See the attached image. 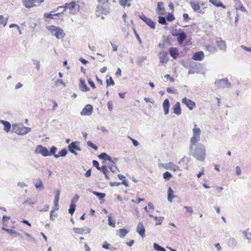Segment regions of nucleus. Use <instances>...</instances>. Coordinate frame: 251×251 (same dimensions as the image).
Returning a JSON list of instances; mask_svg holds the SVG:
<instances>
[{
  "label": "nucleus",
  "mask_w": 251,
  "mask_h": 251,
  "mask_svg": "<svg viewBox=\"0 0 251 251\" xmlns=\"http://www.w3.org/2000/svg\"><path fill=\"white\" fill-rule=\"evenodd\" d=\"M190 153L198 160L203 161L206 157V149L201 143L196 145H190Z\"/></svg>",
  "instance_id": "1"
},
{
  "label": "nucleus",
  "mask_w": 251,
  "mask_h": 251,
  "mask_svg": "<svg viewBox=\"0 0 251 251\" xmlns=\"http://www.w3.org/2000/svg\"><path fill=\"white\" fill-rule=\"evenodd\" d=\"M109 0H98V5L96 8V13L98 16L100 14H107L109 13V7L108 3Z\"/></svg>",
  "instance_id": "2"
},
{
  "label": "nucleus",
  "mask_w": 251,
  "mask_h": 251,
  "mask_svg": "<svg viewBox=\"0 0 251 251\" xmlns=\"http://www.w3.org/2000/svg\"><path fill=\"white\" fill-rule=\"evenodd\" d=\"M79 9V2L78 1H73L70 3H66L62 12H63L67 10H69L70 14L75 15L78 12Z\"/></svg>",
  "instance_id": "3"
},
{
  "label": "nucleus",
  "mask_w": 251,
  "mask_h": 251,
  "mask_svg": "<svg viewBox=\"0 0 251 251\" xmlns=\"http://www.w3.org/2000/svg\"><path fill=\"white\" fill-rule=\"evenodd\" d=\"M47 28L50 32L51 35L55 36L58 39H62L65 36L64 30L60 27L51 25L48 26Z\"/></svg>",
  "instance_id": "4"
},
{
  "label": "nucleus",
  "mask_w": 251,
  "mask_h": 251,
  "mask_svg": "<svg viewBox=\"0 0 251 251\" xmlns=\"http://www.w3.org/2000/svg\"><path fill=\"white\" fill-rule=\"evenodd\" d=\"M12 129L15 133L21 135H25L31 131V128L25 127L21 123L13 124Z\"/></svg>",
  "instance_id": "5"
},
{
  "label": "nucleus",
  "mask_w": 251,
  "mask_h": 251,
  "mask_svg": "<svg viewBox=\"0 0 251 251\" xmlns=\"http://www.w3.org/2000/svg\"><path fill=\"white\" fill-rule=\"evenodd\" d=\"M196 125L193 128V136L190 139V145H196L198 144V142L201 140V130L200 128L196 127Z\"/></svg>",
  "instance_id": "6"
},
{
  "label": "nucleus",
  "mask_w": 251,
  "mask_h": 251,
  "mask_svg": "<svg viewBox=\"0 0 251 251\" xmlns=\"http://www.w3.org/2000/svg\"><path fill=\"white\" fill-rule=\"evenodd\" d=\"M201 1L199 0H191L190 2V5L193 10L198 13L203 14L204 12L201 8Z\"/></svg>",
  "instance_id": "7"
},
{
  "label": "nucleus",
  "mask_w": 251,
  "mask_h": 251,
  "mask_svg": "<svg viewBox=\"0 0 251 251\" xmlns=\"http://www.w3.org/2000/svg\"><path fill=\"white\" fill-rule=\"evenodd\" d=\"M34 152L36 154H40L43 156H50V153L48 149L42 145H38L34 151Z\"/></svg>",
  "instance_id": "8"
},
{
  "label": "nucleus",
  "mask_w": 251,
  "mask_h": 251,
  "mask_svg": "<svg viewBox=\"0 0 251 251\" xmlns=\"http://www.w3.org/2000/svg\"><path fill=\"white\" fill-rule=\"evenodd\" d=\"M215 84L218 87L222 88H228L230 86V84L227 79L218 80L215 82Z\"/></svg>",
  "instance_id": "9"
},
{
  "label": "nucleus",
  "mask_w": 251,
  "mask_h": 251,
  "mask_svg": "<svg viewBox=\"0 0 251 251\" xmlns=\"http://www.w3.org/2000/svg\"><path fill=\"white\" fill-rule=\"evenodd\" d=\"M162 166L166 170H171L174 172L180 171L179 167L173 162L163 164L162 165Z\"/></svg>",
  "instance_id": "10"
},
{
  "label": "nucleus",
  "mask_w": 251,
  "mask_h": 251,
  "mask_svg": "<svg viewBox=\"0 0 251 251\" xmlns=\"http://www.w3.org/2000/svg\"><path fill=\"white\" fill-rule=\"evenodd\" d=\"M215 42L219 50L226 51V45L225 41L223 40L220 37H217L215 38Z\"/></svg>",
  "instance_id": "11"
},
{
  "label": "nucleus",
  "mask_w": 251,
  "mask_h": 251,
  "mask_svg": "<svg viewBox=\"0 0 251 251\" xmlns=\"http://www.w3.org/2000/svg\"><path fill=\"white\" fill-rule=\"evenodd\" d=\"M140 18L151 28H155V23L151 19L148 18L145 15H141L139 16Z\"/></svg>",
  "instance_id": "12"
},
{
  "label": "nucleus",
  "mask_w": 251,
  "mask_h": 251,
  "mask_svg": "<svg viewBox=\"0 0 251 251\" xmlns=\"http://www.w3.org/2000/svg\"><path fill=\"white\" fill-rule=\"evenodd\" d=\"M182 102L186 105L190 110H192L196 106V104L193 101L185 97L182 99Z\"/></svg>",
  "instance_id": "13"
},
{
  "label": "nucleus",
  "mask_w": 251,
  "mask_h": 251,
  "mask_svg": "<svg viewBox=\"0 0 251 251\" xmlns=\"http://www.w3.org/2000/svg\"><path fill=\"white\" fill-rule=\"evenodd\" d=\"M93 109V106L91 104H87L81 111L80 114L82 116H90L92 113Z\"/></svg>",
  "instance_id": "14"
},
{
  "label": "nucleus",
  "mask_w": 251,
  "mask_h": 251,
  "mask_svg": "<svg viewBox=\"0 0 251 251\" xmlns=\"http://www.w3.org/2000/svg\"><path fill=\"white\" fill-rule=\"evenodd\" d=\"M44 0H23L24 5L27 8L32 7L35 5V2L41 3Z\"/></svg>",
  "instance_id": "15"
},
{
  "label": "nucleus",
  "mask_w": 251,
  "mask_h": 251,
  "mask_svg": "<svg viewBox=\"0 0 251 251\" xmlns=\"http://www.w3.org/2000/svg\"><path fill=\"white\" fill-rule=\"evenodd\" d=\"M136 231L142 238L145 236V228L142 223L140 222L138 224Z\"/></svg>",
  "instance_id": "16"
},
{
  "label": "nucleus",
  "mask_w": 251,
  "mask_h": 251,
  "mask_svg": "<svg viewBox=\"0 0 251 251\" xmlns=\"http://www.w3.org/2000/svg\"><path fill=\"white\" fill-rule=\"evenodd\" d=\"M174 36H177V40L179 45L182 44L183 41L186 39L187 35L184 32L173 34Z\"/></svg>",
  "instance_id": "17"
},
{
  "label": "nucleus",
  "mask_w": 251,
  "mask_h": 251,
  "mask_svg": "<svg viewBox=\"0 0 251 251\" xmlns=\"http://www.w3.org/2000/svg\"><path fill=\"white\" fill-rule=\"evenodd\" d=\"M98 157L100 159H101L105 160H108V161L113 163L114 164L115 163V162H116L117 161V158H115L114 159V161L112 160L111 157L110 156H109V155H108L105 152H102V153H100L98 156Z\"/></svg>",
  "instance_id": "18"
},
{
  "label": "nucleus",
  "mask_w": 251,
  "mask_h": 251,
  "mask_svg": "<svg viewBox=\"0 0 251 251\" xmlns=\"http://www.w3.org/2000/svg\"><path fill=\"white\" fill-rule=\"evenodd\" d=\"M156 12L158 15H163L165 13V8L164 7V3L162 2H158L157 3V7Z\"/></svg>",
  "instance_id": "19"
},
{
  "label": "nucleus",
  "mask_w": 251,
  "mask_h": 251,
  "mask_svg": "<svg viewBox=\"0 0 251 251\" xmlns=\"http://www.w3.org/2000/svg\"><path fill=\"white\" fill-rule=\"evenodd\" d=\"M204 53L202 51H199L194 54L192 59L194 60L201 61L204 57Z\"/></svg>",
  "instance_id": "20"
},
{
  "label": "nucleus",
  "mask_w": 251,
  "mask_h": 251,
  "mask_svg": "<svg viewBox=\"0 0 251 251\" xmlns=\"http://www.w3.org/2000/svg\"><path fill=\"white\" fill-rule=\"evenodd\" d=\"M163 108L165 115L169 113L170 108V102L168 99H166L163 103Z\"/></svg>",
  "instance_id": "21"
},
{
  "label": "nucleus",
  "mask_w": 251,
  "mask_h": 251,
  "mask_svg": "<svg viewBox=\"0 0 251 251\" xmlns=\"http://www.w3.org/2000/svg\"><path fill=\"white\" fill-rule=\"evenodd\" d=\"M0 123L3 125V129L6 132H9L10 131L11 126L9 122L3 120H0Z\"/></svg>",
  "instance_id": "22"
},
{
  "label": "nucleus",
  "mask_w": 251,
  "mask_h": 251,
  "mask_svg": "<svg viewBox=\"0 0 251 251\" xmlns=\"http://www.w3.org/2000/svg\"><path fill=\"white\" fill-rule=\"evenodd\" d=\"M174 113L177 115H179L181 113V109L180 108V103L177 102L173 107Z\"/></svg>",
  "instance_id": "23"
},
{
  "label": "nucleus",
  "mask_w": 251,
  "mask_h": 251,
  "mask_svg": "<svg viewBox=\"0 0 251 251\" xmlns=\"http://www.w3.org/2000/svg\"><path fill=\"white\" fill-rule=\"evenodd\" d=\"M74 231L76 233L82 234L84 233H89L90 231V229L89 228H77L75 227L73 228Z\"/></svg>",
  "instance_id": "24"
},
{
  "label": "nucleus",
  "mask_w": 251,
  "mask_h": 251,
  "mask_svg": "<svg viewBox=\"0 0 251 251\" xmlns=\"http://www.w3.org/2000/svg\"><path fill=\"white\" fill-rule=\"evenodd\" d=\"M79 89L83 92H87L90 90L89 88L85 84V80L82 79H80Z\"/></svg>",
  "instance_id": "25"
},
{
  "label": "nucleus",
  "mask_w": 251,
  "mask_h": 251,
  "mask_svg": "<svg viewBox=\"0 0 251 251\" xmlns=\"http://www.w3.org/2000/svg\"><path fill=\"white\" fill-rule=\"evenodd\" d=\"M78 142H72L69 146L68 149L69 150H76L78 151H80L81 149L78 147Z\"/></svg>",
  "instance_id": "26"
},
{
  "label": "nucleus",
  "mask_w": 251,
  "mask_h": 251,
  "mask_svg": "<svg viewBox=\"0 0 251 251\" xmlns=\"http://www.w3.org/2000/svg\"><path fill=\"white\" fill-rule=\"evenodd\" d=\"M1 229H2V230L6 231L8 234L11 235L13 237H14V238L17 237L19 235V233H18L15 230H14L13 229L6 228L4 227H2Z\"/></svg>",
  "instance_id": "27"
},
{
  "label": "nucleus",
  "mask_w": 251,
  "mask_h": 251,
  "mask_svg": "<svg viewBox=\"0 0 251 251\" xmlns=\"http://www.w3.org/2000/svg\"><path fill=\"white\" fill-rule=\"evenodd\" d=\"M160 61L162 63H166L169 60L167 52H163L160 53Z\"/></svg>",
  "instance_id": "28"
},
{
  "label": "nucleus",
  "mask_w": 251,
  "mask_h": 251,
  "mask_svg": "<svg viewBox=\"0 0 251 251\" xmlns=\"http://www.w3.org/2000/svg\"><path fill=\"white\" fill-rule=\"evenodd\" d=\"M209 2L216 7H222L224 9L226 8V6L223 5L219 0H209Z\"/></svg>",
  "instance_id": "29"
},
{
  "label": "nucleus",
  "mask_w": 251,
  "mask_h": 251,
  "mask_svg": "<svg viewBox=\"0 0 251 251\" xmlns=\"http://www.w3.org/2000/svg\"><path fill=\"white\" fill-rule=\"evenodd\" d=\"M227 245L229 247L234 248L237 245V241L234 238H230L227 242Z\"/></svg>",
  "instance_id": "30"
},
{
  "label": "nucleus",
  "mask_w": 251,
  "mask_h": 251,
  "mask_svg": "<svg viewBox=\"0 0 251 251\" xmlns=\"http://www.w3.org/2000/svg\"><path fill=\"white\" fill-rule=\"evenodd\" d=\"M174 191L172 190V189L171 187H169L167 194H168V200L170 202H172L173 201V199L175 198V196L173 195Z\"/></svg>",
  "instance_id": "31"
},
{
  "label": "nucleus",
  "mask_w": 251,
  "mask_h": 251,
  "mask_svg": "<svg viewBox=\"0 0 251 251\" xmlns=\"http://www.w3.org/2000/svg\"><path fill=\"white\" fill-rule=\"evenodd\" d=\"M206 50L211 53H214L217 51V48L213 45H207L205 47Z\"/></svg>",
  "instance_id": "32"
},
{
  "label": "nucleus",
  "mask_w": 251,
  "mask_h": 251,
  "mask_svg": "<svg viewBox=\"0 0 251 251\" xmlns=\"http://www.w3.org/2000/svg\"><path fill=\"white\" fill-rule=\"evenodd\" d=\"M170 53L171 56L174 59L176 58L178 55V52L176 48H171L170 49Z\"/></svg>",
  "instance_id": "33"
},
{
  "label": "nucleus",
  "mask_w": 251,
  "mask_h": 251,
  "mask_svg": "<svg viewBox=\"0 0 251 251\" xmlns=\"http://www.w3.org/2000/svg\"><path fill=\"white\" fill-rule=\"evenodd\" d=\"M235 8L237 10H240L242 12L246 11V8L240 1L235 4Z\"/></svg>",
  "instance_id": "34"
},
{
  "label": "nucleus",
  "mask_w": 251,
  "mask_h": 251,
  "mask_svg": "<svg viewBox=\"0 0 251 251\" xmlns=\"http://www.w3.org/2000/svg\"><path fill=\"white\" fill-rule=\"evenodd\" d=\"M67 154V151L65 149H62L60 151L58 152L57 155H55L54 157L56 158H58L59 157H64Z\"/></svg>",
  "instance_id": "35"
},
{
  "label": "nucleus",
  "mask_w": 251,
  "mask_h": 251,
  "mask_svg": "<svg viewBox=\"0 0 251 251\" xmlns=\"http://www.w3.org/2000/svg\"><path fill=\"white\" fill-rule=\"evenodd\" d=\"M10 219V217L7 216H3L2 218V225L3 226L2 227H5L7 226V223L8 221Z\"/></svg>",
  "instance_id": "36"
},
{
  "label": "nucleus",
  "mask_w": 251,
  "mask_h": 251,
  "mask_svg": "<svg viewBox=\"0 0 251 251\" xmlns=\"http://www.w3.org/2000/svg\"><path fill=\"white\" fill-rule=\"evenodd\" d=\"M242 233L246 239L249 241L251 240V233L249 232V229L243 231Z\"/></svg>",
  "instance_id": "37"
},
{
  "label": "nucleus",
  "mask_w": 251,
  "mask_h": 251,
  "mask_svg": "<svg viewBox=\"0 0 251 251\" xmlns=\"http://www.w3.org/2000/svg\"><path fill=\"white\" fill-rule=\"evenodd\" d=\"M35 186L37 189L41 188V189H43V183L41 179L38 178L36 180L35 183Z\"/></svg>",
  "instance_id": "38"
},
{
  "label": "nucleus",
  "mask_w": 251,
  "mask_h": 251,
  "mask_svg": "<svg viewBox=\"0 0 251 251\" xmlns=\"http://www.w3.org/2000/svg\"><path fill=\"white\" fill-rule=\"evenodd\" d=\"M131 0H119V3L121 5L126 7V6H130V3L129 1H130Z\"/></svg>",
  "instance_id": "39"
},
{
  "label": "nucleus",
  "mask_w": 251,
  "mask_h": 251,
  "mask_svg": "<svg viewBox=\"0 0 251 251\" xmlns=\"http://www.w3.org/2000/svg\"><path fill=\"white\" fill-rule=\"evenodd\" d=\"M63 12H58L56 14H51V13H46L44 14V17L46 18H50V19H53V16H58L61 13H62Z\"/></svg>",
  "instance_id": "40"
},
{
  "label": "nucleus",
  "mask_w": 251,
  "mask_h": 251,
  "mask_svg": "<svg viewBox=\"0 0 251 251\" xmlns=\"http://www.w3.org/2000/svg\"><path fill=\"white\" fill-rule=\"evenodd\" d=\"M128 232L126 229H120L119 230V236L121 238L124 237Z\"/></svg>",
  "instance_id": "41"
},
{
  "label": "nucleus",
  "mask_w": 251,
  "mask_h": 251,
  "mask_svg": "<svg viewBox=\"0 0 251 251\" xmlns=\"http://www.w3.org/2000/svg\"><path fill=\"white\" fill-rule=\"evenodd\" d=\"M108 225L113 227H115V221L114 219H112L111 214L109 215L108 216Z\"/></svg>",
  "instance_id": "42"
},
{
  "label": "nucleus",
  "mask_w": 251,
  "mask_h": 251,
  "mask_svg": "<svg viewBox=\"0 0 251 251\" xmlns=\"http://www.w3.org/2000/svg\"><path fill=\"white\" fill-rule=\"evenodd\" d=\"M101 171L102 172L103 174L104 175L105 177L109 179V176H108L107 174L108 173V170L107 169L106 167L105 166H103L101 167Z\"/></svg>",
  "instance_id": "43"
},
{
  "label": "nucleus",
  "mask_w": 251,
  "mask_h": 251,
  "mask_svg": "<svg viewBox=\"0 0 251 251\" xmlns=\"http://www.w3.org/2000/svg\"><path fill=\"white\" fill-rule=\"evenodd\" d=\"M153 248L154 250L158 251H166V250L163 247H161L156 243L153 244Z\"/></svg>",
  "instance_id": "44"
},
{
  "label": "nucleus",
  "mask_w": 251,
  "mask_h": 251,
  "mask_svg": "<svg viewBox=\"0 0 251 251\" xmlns=\"http://www.w3.org/2000/svg\"><path fill=\"white\" fill-rule=\"evenodd\" d=\"M106 82L107 87H109L111 85L113 86L115 84L114 81L111 77H109V79L107 78L106 80Z\"/></svg>",
  "instance_id": "45"
},
{
  "label": "nucleus",
  "mask_w": 251,
  "mask_h": 251,
  "mask_svg": "<svg viewBox=\"0 0 251 251\" xmlns=\"http://www.w3.org/2000/svg\"><path fill=\"white\" fill-rule=\"evenodd\" d=\"M93 193L95 196L98 197L100 200H101L102 199L104 198L105 196V194L104 193H99L96 191H93Z\"/></svg>",
  "instance_id": "46"
},
{
  "label": "nucleus",
  "mask_w": 251,
  "mask_h": 251,
  "mask_svg": "<svg viewBox=\"0 0 251 251\" xmlns=\"http://www.w3.org/2000/svg\"><path fill=\"white\" fill-rule=\"evenodd\" d=\"M8 21V18H4L2 15H0V24H3V26H5Z\"/></svg>",
  "instance_id": "47"
},
{
  "label": "nucleus",
  "mask_w": 251,
  "mask_h": 251,
  "mask_svg": "<svg viewBox=\"0 0 251 251\" xmlns=\"http://www.w3.org/2000/svg\"><path fill=\"white\" fill-rule=\"evenodd\" d=\"M102 248L106 249H110L111 251L115 250V248L111 247L110 244H108L106 242H105L102 245Z\"/></svg>",
  "instance_id": "48"
},
{
  "label": "nucleus",
  "mask_w": 251,
  "mask_h": 251,
  "mask_svg": "<svg viewBox=\"0 0 251 251\" xmlns=\"http://www.w3.org/2000/svg\"><path fill=\"white\" fill-rule=\"evenodd\" d=\"M75 206L76 205L75 203H71L70 204V208L69 209V212L71 215H72L74 213L75 209Z\"/></svg>",
  "instance_id": "49"
},
{
  "label": "nucleus",
  "mask_w": 251,
  "mask_h": 251,
  "mask_svg": "<svg viewBox=\"0 0 251 251\" xmlns=\"http://www.w3.org/2000/svg\"><path fill=\"white\" fill-rule=\"evenodd\" d=\"M172 177V175L169 172H166L163 174V178L166 180H169Z\"/></svg>",
  "instance_id": "50"
},
{
  "label": "nucleus",
  "mask_w": 251,
  "mask_h": 251,
  "mask_svg": "<svg viewBox=\"0 0 251 251\" xmlns=\"http://www.w3.org/2000/svg\"><path fill=\"white\" fill-rule=\"evenodd\" d=\"M87 144L88 146L92 148L95 151H97L98 149V147L96 145H95L94 144H93L92 142L90 141L87 142Z\"/></svg>",
  "instance_id": "51"
},
{
  "label": "nucleus",
  "mask_w": 251,
  "mask_h": 251,
  "mask_svg": "<svg viewBox=\"0 0 251 251\" xmlns=\"http://www.w3.org/2000/svg\"><path fill=\"white\" fill-rule=\"evenodd\" d=\"M158 22L162 25L166 24V19L164 17L159 16L158 17Z\"/></svg>",
  "instance_id": "52"
},
{
  "label": "nucleus",
  "mask_w": 251,
  "mask_h": 251,
  "mask_svg": "<svg viewBox=\"0 0 251 251\" xmlns=\"http://www.w3.org/2000/svg\"><path fill=\"white\" fill-rule=\"evenodd\" d=\"M57 150V148L56 147H55V146L52 147L50 150V151H49L50 153V155L51 154L53 155L54 156L55 155H57L56 154H55V152H56Z\"/></svg>",
  "instance_id": "53"
},
{
  "label": "nucleus",
  "mask_w": 251,
  "mask_h": 251,
  "mask_svg": "<svg viewBox=\"0 0 251 251\" xmlns=\"http://www.w3.org/2000/svg\"><path fill=\"white\" fill-rule=\"evenodd\" d=\"M146 59V57L145 56H142L141 57H139L137 61V64L138 65H141L142 64V63Z\"/></svg>",
  "instance_id": "54"
},
{
  "label": "nucleus",
  "mask_w": 251,
  "mask_h": 251,
  "mask_svg": "<svg viewBox=\"0 0 251 251\" xmlns=\"http://www.w3.org/2000/svg\"><path fill=\"white\" fill-rule=\"evenodd\" d=\"M166 19L168 21L172 22L175 20V17L172 14L169 13L168 14Z\"/></svg>",
  "instance_id": "55"
},
{
  "label": "nucleus",
  "mask_w": 251,
  "mask_h": 251,
  "mask_svg": "<svg viewBox=\"0 0 251 251\" xmlns=\"http://www.w3.org/2000/svg\"><path fill=\"white\" fill-rule=\"evenodd\" d=\"M235 173L238 176H239L241 174V169L239 166H236L235 168Z\"/></svg>",
  "instance_id": "56"
},
{
  "label": "nucleus",
  "mask_w": 251,
  "mask_h": 251,
  "mask_svg": "<svg viewBox=\"0 0 251 251\" xmlns=\"http://www.w3.org/2000/svg\"><path fill=\"white\" fill-rule=\"evenodd\" d=\"M59 84L62 85L64 87L66 86V84L63 82V80L58 79L55 81V85H58Z\"/></svg>",
  "instance_id": "57"
},
{
  "label": "nucleus",
  "mask_w": 251,
  "mask_h": 251,
  "mask_svg": "<svg viewBox=\"0 0 251 251\" xmlns=\"http://www.w3.org/2000/svg\"><path fill=\"white\" fill-rule=\"evenodd\" d=\"M35 203V201H33L31 199H29L27 200H26L24 202V204H27L29 205H33Z\"/></svg>",
  "instance_id": "58"
},
{
  "label": "nucleus",
  "mask_w": 251,
  "mask_h": 251,
  "mask_svg": "<svg viewBox=\"0 0 251 251\" xmlns=\"http://www.w3.org/2000/svg\"><path fill=\"white\" fill-rule=\"evenodd\" d=\"M93 165L97 168V169L99 170H101V167L99 166V162L96 160H93Z\"/></svg>",
  "instance_id": "59"
},
{
  "label": "nucleus",
  "mask_w": 251,
  "mask_h": 251,
  "mask_svg": "<svg viewBox=\"0 0 251 251\" xmlns=\"http://www.w3.org/2000/svg\"><path fill=\"white\" fill-rule=\"evenodd\" d=\"M25 236L27 237V238H28V240L29 241H32V242H35V239H34V238L30 234H29L28 233H25Z\"/></svg>",
  "instance_id": "60"
},
{
  "label": "nucleus",
  "mask_w": 251,
  "mask_h": 251,
  "mask_svg": "<svg viewBox=\"0 0 251 251\" xmlns=\"http://www.w3.org/2000/svg\"><path fill=\"white\" fill-rule=\"evenodd\" d=\"M154 219L155 220H156L158 223H157L156 225H160L163 221V217H154Z\"/></svg>",
  "instance_id": "61"
},
{
  "label": "nucleus",
  "mask_w": 251,
  "mask_h": 251,
  "mask_svg": "<svg viewBox=\"0 0 251 251\" xmlns=\"http://www.w3.org/2000/svg\"><path fill=\"white\" fill-rule=\"evenodd\" d=\"M184 208L186 209V211L189 213H192L193 212V210L191 206H184Z\"/></svg>",
  "instance_id": "62"
},
{
  "label": "nucleus",
  "mask_w": 251,
  "mask_h": 251,
  "mask_svg": "<svg viewBox=\"0 0 251 251\" xmlns=\"http://www.w3.org/2000/svg\"><path fill=\"white\" fill-rule=\"evenodd\" d=\"M79 199V196L77 194L75 195V196L73 198V199L72 200V203H75Z\"/></svg>",
  "instance_id": "63"
},
{
  "label": "nucleus",
  "mask_w": 251,
  "mask_h": 251,
  "mask_svg": "<svg viewBox=\"0 0 251 251\" xmlns=\"http://www.w3.org/2000/svg\"><path fill=\"white\" fill-rule=\"evenodd\" d=\"M110 171L113 173H115L116 172V171L118 170L117 167L116 166H114V165H112L110 167Z\"/></svg>",
  "instance_id": "64"
}]
</instances>
